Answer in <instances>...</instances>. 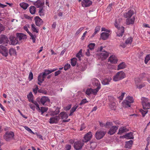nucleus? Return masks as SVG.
Here are the masks:
<instances>
[{
    "label": "nucleus",
    "mask_w": 150,
    "mask_h": 150,
    "mask_svg": "<svg viewBox=\"0 0 150 150\" xmlns=\"http://www.w3.org/2000/svg\"><path fill=\"white\" fill-rule=\"evenodd\" d=\"M141 100L143 109L140 110V111L143 117H144L148 112L147 110L150 108V103L149 102L148 99L146 98L142 97Z\"/></svg>",
    "instance_id": "1"
},
{
    "label": "nucleus",
    "mask_w": 150,
    "mask_h": 150,
    "mask_svg": "<svg viewBox=\"0 0 150 150\" xmlns=\"http://www.w3.org/2000/svg\"><path fill=\"white\" fill-rule=\"evenodd\" d=\"M59 112V111L58 109H57L55 111L51 112L50 115L52 117L49 119V122L50 124H56L58 122L60 119V116L59 115H54L58 114Z\"/></svg>",
    "instance_id": "2"
},
{
    "label": "nucleus",
    "mask_w": 150,
    "mask_h": 150,
    "mask_svg": "<svg viewBox=\"0 0 150 150\" xmlns=\"http://www.w3.org/2000/svg\"><path fill=\"white\" fill-rule=\"evenodd\" d=\"M134 102L133 97L128 96L122 103V106L125 108L130 107L131 103Z\"/></svg>",
    "instance_id": "3"
},
{
    "label": "nucleus",
    "mask_w": 150,
    "mask_h": 150,
    "mask_svg": "<svg viewBox=\"0 0 150 150\" xmlns=\"http://www.w3.org/2000/svg\"><path fill=\"white\" fill-rule=\"evenodd\" d=\"M125 77V73L122 71H119L114 76L113 80L115 81L121 80Z\"/></svg>",
    "instance_id": "4"
},
{
    "label": "nucleus",
    "mask_w": 150,
    "mask_h": 150,
    "mask_svg": "<svg viewBox=\"0 0 150 150\" xmlns=\"http://www.w3.org/2000/svg\"><path fill=\"white\" fill-rule=\"evenodd\" d=\"M14 136V134L13 132H7L4 135V138L6 141H9L13 139Z\"/></svg>",
    "instance_id": "5"
},
{
    "label": "nucleus",
    "mask_w": 150,
    "mask_h": 150,
    "mask_svg": "<svg viewBox=\"0 0 150 150\" xmlns=\"http://www.w3.org/2000/svg\"><path fill=\"white\" fill-rule=\"evenodd\" d=\"M115 27L117 28L118 30L117 32V35L119 37L122 36L124 32V28L123 27H120L118 23L116 22L115 24Z\"/></svg>",
    "instance_id": "6"
},
{
    "label": "nucleus",
    "mask_w": 150,
    "mask_h": 150,
    "mask_svg": "<svg viewBox=\"0 0 150 150\" xmlns=\"http://www.w3.org/2000/svg\"><path fill=\"white\" fill-rule=\"evenodd\" d=\"M83 143L82 140L75 142L74 144V148L77 150L81 149L84 145Z\"/></svg>",
    "instance_id": "7"
},
{
    "label": "nucleus",
    "mask_w": 150,
    "mask_h": 150,
    "mask_svg": "<svg viewBox=\"0 0 150 150\" xmlns=\"http://www.w3.org/2000/svg\"><path fill=\"white\" fill-rule=\"evenodd\" d=\"M8 42V39L6 36L3 35H0V44L6 46L7 45Z\"/></svg>",
    "instance_id": "8"
},
{
    "label": "nucleus",
    "mask_w": 150,
    "mask_h": 150,
    "mask_svg": "<svg viewBox=\"0 0 150 150\" xmlns=\"http://www.w3.org/2000/svg\"><path fill=\"white\" fill-rule=\"evenodd\" d=\"M92 136V132H89L85 135L83 139L82 140L83 142L85 143L87 142L91 139Z\"/></svg>",
    "instance_id": "9"
},
{
    "label": "nucleus",
    "mask_w": 150,
    "mask_h": 150,
    "mask_svg": "<svg viewBox=\"0 0 150 150\" xmlns=\"http://www.w3.org/2000/svg\"><path fill=\"white\" fill-rule=\"evenodd\" d=\"M105 134V132L98 130L95 134L96 138L97 139H100L104 136Z\"/></svg>",
    "instance_id": "10"
},
{
    "label": "nucleus",
    "mask_w": 150,
    "mask_h": 150,
    "mask_svg": "<svg viewBox=\"0 0 150 150\" xmlns=\"http://www.w3.org/2000/svg\"><path fill=\"white\" fill-rule=\"evenodd\" d=\"M32 104H30V108L33 110V111L35 110V107H36V109L39 111L40 110V108L39 107V105L38 103L36 101H34L32 102Z\"/></svg>",
    "instance_id": "11"
},
{
    "label": "nucleus",
    "mask_w": 150,
    "mask_h": 150,
    "mask_svg": "<svg viewBox=\"0 0 150 150\" xmlns=\"http://www.w3.org/2000/svg\"><path fill=\"white\" fill-rule=\"evenodd\" d=\"M100 56L102 60L106 59L109 56V53L105 51H103L100 54Z\"/></svg>",
    "instance_id": "12"
},
{
    "label": "nucleus",
    "mask_w": 150,
    "mask_h": 150,
    "mask_svg": "<svg viewBox=\"0 0 150 150\" xmlns=\"http://www.w3.org/2000/svg\"><path fill=\"white\" fill-rule=\"evenodd\" d=\"M92 3L90 0H83L81 2V4L83 7H86L90 6Z\"/></svg>",
    "instance_id": "13"
},
{
    "label": "nucleus",
    "mask_w": 150,
    "mask_h": 150,
    "mask_svg": "<svg viewBox=\"0 0 150 150\" xmlns=\"http://www.w3.org/2000/svg\"><path fill=\"white\" fill-rule=\"evenodd\" d=\"M118 129V126H113L110 129L108 134L110 135H112L115 133Z\"/></svg>",
    "instance_id": "14"
},
{
    "label": "nucleus",
    "mask_w": 150,
    "mask_h": 150,
    "mask_svg": "<svg viewBox=\"0 0 150 150\" xmlns=\"http://www.w3.org/2000/svg\"><path fill=\"white\" fill-rule=\"evenodd\" d=\"M134 12L133 10H130L127 12L124 13V17L126 18H130L134 14Z\"/></svg>",
    "instance_id": "15"
},
{
    "label": "nucleus",
    "mask_w": 150,
    "mask_h": 150,
    "mask_svg": "<svg viewBox=\"0 0 150 150\" xmlns=\"http://www.w3.org/2000/svg\"><path fill=\"white\" fill-rule=\"evenodd\" d=\"M118 60L117 57L115 55L110 56L108 59V62H110L112 64L116 63Z\"/></svg>",
    "instance_id": "16"
},
{
    "label": "nucleus",
    "mask_w": 150,
    "mask_h": 150,
    "mask_svg": "<svg viewBox=\"0 0 150 150\" xmlns=\"http://www.w3.org/2000/svg\"><path fill=\"white\" fill-rule=\"evenodd\" d=\"M36 25L38 26H40L43 23V21L39 16H36L35 18Z\"/></svg>",
    "instance_id": "17"
},
{
    "label": "nucleus",
    "mask_w": 150,
    "mask_h": 150,
    "mask_svg": "<svg viewBox=\"0 0 150 150\" xmlns=\"http://www.w3.org/2000/svg\"><path fill=\"white\" fill-rule=\"evenodd\" d=\"M10 39L11 42V44L12 45H15L17 44L18 40L17 38L11 35L10 38Z\"/></svg>",
    "instance_id": "18"
},
{
    "label": "nucleus",
    "mask_w": 150,
    "mask_h": 150,
    "mask_svg": "<svg viewBox=\"0 0 150 150\" xmlns=\"http://www.w3.org/2000/svg\"><path fill=\"white\" fill-rule=\"evenodd\" d=\"M41 103L44 105L45 103L46 102H50V100L47 97L43 96L42 97L40 100Z\"/></svg>",
    "instance_id": "19"
},
{
    "label": "nucleus",
    "mask_w": 150,
    "mask_h": 150,
    "mask_svg": "<svg viewBox=\"0 0 150 150\" xmlns=\"http://www.w3.org/2000/svg\"><path fill=\"white\" fill-rule=\"evenodd\" d=\"M17 38L20 41L22 40H24L26 39V35L23 33H17L16 34Z\"/></svg>",
    "instance_id": "20"
},
{
    "label": "nucleus",
    "mask_w": 150,
    "mask_h": 150,
    "mask_svg": "<svg viewBox=\"0 0 150 150\" xmlns=\"http://www.w3.org/2000/svg\"><path fill=\"white\" fill-rule=\"evenodd\" d=\"M128 130V129L126 127H123L119 128V131L117 134H121L123 133L127 132Z\"/></svg>",
    "instance_id": "21"
},
{
    "label": "nucleus",
    "mask_w": 150,
    "mask_h": 150,
    "mask_svg": "<svg viewBox=\"0 0 150 150\" xmlns=\"http://www.w3.org/2000/svg\"><path fill=\"white\" fill-rule=\"evenodd\" d=\"M111 80V78L110 77L106 78L102 81V83L103 85H106L109 84V82Z\"/></svg>",
    "instance_id": "22"
},
{
    "label": "nucleus",
    "mask_w": 150,
    "mask_h": 150,
    "mask_svg": "<svg viewBox=\"0 0 150 150\" xmlns=\"http://www.w3.org/2000/svg\"><path fill=\"white\" fill-rule=\"evenodd\" d=\"M135 20L134 17H133L131 18H128L126 20V23L127 25L133 24L134 23Z\"/></svg>",
    "instance_id": "23"
},
{
    "label": "nucleus",
    "mask_w": 150,
    "mask_h": 150,
    "mask_svg": "<svg viewBox=\"0 0 150 150\" xmlns=\"http://www.w3.org/2000/svg\"><path fill=\"white\" fill-rule=\"evenodd\" d=\"M34 5L37 8H42V6L44 5V3L41 2L40 0H38L34 2Z\"/></svg>",
    "instance_id": "24"
},
{
    "label": "nucleus",
    "mask_w": 150,
    "mask_h": 150,
    "mask_svg": "<svg viewBox=\"0 0 150 150\" xmlns=\"http://www.w3.org/2000/svg\"><path fill=\"white\" fill-rule=\"evenodd\" d=\"M110 35L108 33L103 32L101 34V38L103 40H105L108 38Z\"/></svg>",
    "instance_id": "25"
},
{
    "label": "nucleus",
    "mask_w": 150,
    "mask_h": 150,
    "mask_svg": "<svg viewBox=\"0 0 150 150\" xmlns=\"http://www.w3.org/2000/svg\"><path fill=\"white\" fill-rule=\"evenodd\" d=\"M92 83L93 85H95L96 86L98 87L100 86L101 87V85L100 82L98 80L95 78H93L92 79Z\"/></svg>",
    "instance_id": "26"
},
{
    "label": "nucleus",
    "mask_w": 150,
    "mask_h": 150,
    "mask_svg": "<svg viewBox=\"0 0 150 150\" xmlns=\"http://www.w3.org/2000/svg\"><path fill=\"white\" fill-rule=\"evenodd\" d=\"M123 136L127 139H133L134 138L133 134L132 132L127 133Z\"/></svg>",
    "instance_id": "27"
},
{
    "label": "nucleus",
    "mask_w": 150,
    "mask_h": 150,
    "mask_svg": "<svg viewBox=\"0 0 150 150\" xmlns=\"http://www.w3.org/2000/svg\"><path fill=\"white\" fill-rule=\"evenodd\" d=\"M125 67V63L124 62H122L118 66L117 70L123 69Z\"/></svg>",
    "instance_id": "28"
},
{
    "label": "nucleus",
    "mask_w": 150,
    "mask_h": 150,
    "mask_svg": "<svg viewBox=\"0 0 150 150\" xmlns=\"http://www.w3.org/2000/svg\"><path fill=\"white\" fill-rule=\"evenodd\" d=\"M20 6L21 8L24 9H26L28 6V4L25 2H23L20 3Z\"/></svg>",
    "instance_id": "29"
},
{
    "label": "nucleus",
    "mask_w": 150,
    "mask_h": 150,
    "mask_svg": "<svg viewBox=\"0 0 150 150\" xmlns=\"http://www.w3.org/2000/svg\"><path fill=\"white\" fill-rule=\"evenodd\" d=\"M60 115L62 119H67L68 117L67 114L64 112H61Z\"/></svg>",
    "instance_id": "30"
},
{
    "label": "nucleus",
    "mask_w": 150,
    "mask_h": 150,
    "mask_svg": "<svg viewBox=\"0 0 150 150\" xmlns=\"http://www.w3.org/2000/svg\"><path fill=\"white\" fill-rule=\"evenodd\" d=\"M31 29L33 32L36 33H38L39 31V30L36 28L34 24L31 25Z\"/></svg>",
    "instance_id": "31"
},
{
    "label": "nucleus",
    "mask_w": 150,
    "mask_h": 150,
    "mask_svg": "<svg viewBox=\"0 0 150 150\" xmlns=\"http://www.w3.org/2000/svg\"><path fill=\"white\" fill-rule=\"evenodd\" d=\"M100 88L101 87L99 86L97 87L95 89H92V94L94 95H96Z\"/></svg>",
    "instance_id": "32"
},
{
    "label": "nucleus",
    "mask_w": 150,
    "mask_h": 150,
    "mask_svg": "<svg viewBox=\"0 0 150 150\" xmlns=\"http://www.w3.org/2000/svg\"><path fill=\"white\" fill-rule=\"evenodd\" d=\"M36 11V8L34 6H31L30 7V12L31 14H34Z\"/></svg>",
    "instance_id": "33"
},
{
    "label": "nucleus",
    "mask_w": 150,
    "mask_h": 150,
    "mask_svg": "<svg viewBox=\"0 0 150 150\" xmlns=\"http://www.w3.org/2000/svg\"><path fill=\"white\" fill-rule=\"evenodd\" d=\"M57 69H51L50 70H45V72H44L45 74L47 75L50 74L55 71Z\"/></svg>",
    "instance_id": "34"
},
{
    "label": "nucleus",
    "mask_w": 150,
    "mask_h": 150,
    "mask_svg": "<svg viewBox=\"0 0 150 150\" xmlns=\"http://www.w3.org/2000/svg\"><path fill=\"white\" fill-rule=\"evenodd\" d=\"M29 35L30 37V39H31L32 40L33 42V43L35 42L36 40V36L35 35H33L31 33H30V34H29Z\"/></svg>",
    "instance_id": "35"
},
{
    "label": "nucleus",
    "mask_w": 150,
    "mask_h": 150,
    "mask_svg": "<svg viewBox=\"0 0 150 150\" xmlns=\"http://www.w3.org/2000/svg\"><path fill=\"white\" fill-rule=\"evenodd\" d=\"M95 45L96 44L95 43H91L88 45V47L91 51H92L94 49Z\"/></svg>",
    "instance_id": "36"
},
{
    "label": "nucleus",
    "mask_w": 150,
    "mask_h": 150,
    "mask_svg": "<svg viewBox=\"0 0 150 150\" xmlns=\"http://www.w3.org/2000/svg\"><path fill=\"white\" fill-rule=\"evenodd\" d=\"M28 98L29 101L32 102L34 101L33 98V95L31 92L27 96Z\"/></svg>",
    "instance_id": "37"
},
{
    "label": "nucleus",
    "mask_w": 150,
    "mask_h": 150,
    "mask_svg": "<svg viewBox=\"0 0 150 150\" xmlns=\"http://www.w3.org/2000/svg\"><path fill=\"white\" fill-rule=\"evenodd\" d=\"M78 105H75L74 107L72 108L70 110V113L69 114V116H71L73 115V112L76 110V109L78 107Z\"/></svg>",
    "instance_id": "38"
},
{
    "label": "nucleus",
    "mask_w": 150,
    "mask_h": 150,
    "mask_svg": "<svg viewBox=\"0 0 150 150\" xmlns=\"http://www.w3.org/2000/svg\"><path fill=\"white\" fill-rule=\"evenodd\" d=\"M48 109V108H47L41 107L40 108V110H39V112L41 111V114L42 115L44 112H46Z\"/></svg>",
    "instance_id": "39"
},
{
    "label": "nucleus",
    "mask_w": 150,
    "mask_h": 150,
    "mask_svg": "<svg viewBox=\"0 0 150 150\" xmlns=\"http://www.w3.org/2000/svg\"><path fill=\"white\" fill-rule=\"evenodd\" d=\"M133 144V141L130 140L126 142L125 146L126 147L129 148Z\"/></svg>",
    "instance_id": "40"
},
{
    "label": "nucleus",
    "mask_w": 150,
    "mask_h": 150,
    "mask_svg": "<svg viewBox=\"0 0 150 150\" xmlns=\"http://www.w3.org/2000/svg\"><path fill=\"white\" fill-rule=\"evenodd\" d=\"M77 59L76 58H74L71 60V64L72 66H74L76 64Z\"/></svg>",
    "instance_id": "41"
},
{
    "label": "nucleus",
    "mask_w": 150,
    "mask_h": 150,
    "mask_svg": "<svg viewBox=\"0 0 150 150\" xmlns=\"http://www.w3.org/2000/svg\"><path fill=\"white\" fill-rule=\"evenodd\" d=\"M110 108L112 110H115L116 106L115 103L113 102L110 104L109 105Z\"/></svg>",
    "instance_id": "42"
},
{
    "label": "nucleus",
    "mask_w": 150,
    "mask_h": 150,
    "mask_svg": "<svg viewBox=\"0 0 150 150\" xmlns=\"http://www.w3.org/2000/svg\"><path fill=\"white\" fill-rule=\"evenodd\" d=\"M3 56H4L5 57H6L7 56L8 53V51L7 49H6L4 51H3V52H0Z\"/></svg>",
    "instance_id": "43"
},
{
    "label": "nucleus",
    "mask_w": 150,
    "mask_h": 150,
    "mask_svg": "<svg viewBox=\"0 0 150 150\" xmlns=\"http://www.w3.org/2000/svg\"><path fill=\"white\" fill-rule=\"evenodd\" d=\"M16 52V50L13 48H11L9 50V53L11 55H14Z\"/></svg>",
    "instance_id": "44"
},
{
    "label": "nucleus",
    "mask_w": 150,
    "mask_h": 150,
    "mask_svg": "<svg viewBox=\"0 0 150 150\" xmlns=\"http://www.w3.org/2000/svg\"><path fill=\"white\" fill-rule=\"evenodd\" d=\"M39 15L40 16H43L44 15V10L43 8H40L38 12Z\"/></svg>",
    "instance_id": "45"
},
{
    "label": "nucleus",
    "mask_w": 150,
    "mask_h": 150,
    "mask_svg": "<svg viewBox=\"0 0 150 150\" xmlns=\"http://www.w3.org/2000/svg\"><path fill=\"white\" fill-rule=\"evenodd\" d=\"M149 60H150V54L146 55L144 60L145 64H147Z\"/></svg>",
    "instance_id": "46"
},
{
    "label": "nucleus",
    "mask_w": 150,
    "mask_h": 150,
    "mask_svg": "<svg viewBox=\"0 0 150 150\" xmlns=\"http://www.w3.org/2000/svg\"><path fill=\"white\" fill-rule=\"evenodd\" d=\"M132 41V38L131 37L128 38L125 41L126 44H130Z\"/></svg>",
    "instance_id": "47"
},
{
    "label": "nucleus",
    "mask_w": 150,
    "mask_h": 150,
    "mask_svg": "<svg viewBox=\"0 0 150 150\" xmlns=\"http://www.w3.org/2000/svg\"><path fill=\"white\" fill-rule=\"evenodd\" d=\"M88 102L87 100L86 99L84 98L82 100L79 104V105H81Z\"/></svg>",
    "instance_id": "48"
},
{
    "label": "nucleus",
    "mask_w": 150,
    "mask_h": 150,
    "mask_svg": "<svg viewBox=\"0 0 150 150\" xmlns=\"http://www.w3.org/2000/svg\"><path fill=\"white\" fill-rule=\"evenodd\" d=\"M100 27L99 26H97L96 27L95 29V32H94V34H96L97 32H99L100 29Z\"/></svg>",
    "instance_id": "49"
},
{
    "label": "nucleus",
    "mask_w": 150,
    "mask_h": 150,
    "mask_svg": "<svg viewBox=\"0 0 150 150\" xmlns=\"http://www.w3.org/2000/svg\"><path fill=\"white\" fill-rule=\"evenodd\" d=\"M112 4H109V6H108L106 10V11L109 12H110L112 8Z\"/></svg>",
    "instance_id": "50"
},
{
    "label": "nucleus",
    "mask_w": 150,
    "mask_h": 150,
    "mask_svg": "<svg viewBox=\"0 0 150 150\" xmlns=\"http://www.w3.org/2000/svg\"><path fill=\"white\" fill-rule=\"evenodd\" d=\"M136 86L137 88L139 89H141L145 86V84L144 83L140 85L137 84Z\"/></svg>",
    "instance_id": "51"
},
{
    "label": "nucleus",
    "mask_w": 150,
    "mask_h": 150,
    "mask_svg": "<svg viewBox=\"0 0 150 150\" xmlns=\"http://www.w3.org/2000/svg\"><path fill=\"white\" fill-rule=\"evenodd\" d=\"M40 75H41V77L43 79L42 80H40V81L41 82H43L45 78L46 77L47 75L45 74L44 73H43L42 74H40Z\"/></svg>",
    "instance_id": "52"
},
{
    "label": "nucleus",
    "mask_w": 150,
    "mask_h": 150,
    "mask_svg": "<svg viewBox=\"0 0 150 150\" xmlns=\"http://www.w3.org/2000/svg\"><path fill=\"white\" fill-rule=\"evenodd\" d=\"M92 89H87L86 91V93L87 95H90V94H92Z\"/></svg>",
    "instance_id": "53"
},
{
    "label": "nucleus",
    "mask_w": 150,
    "mask_h": 150,
    "mask_svg": "<svg viewBox=\"0 0 150 150\" xmlns=\"http://www.w3.org/2000/svg\"><path fill=\"white\" fill-rule=\"evenodd\" d=\"M84 29V27H82L79 28L76 32L75 35H78L81 31Z\"/></svg>",
    "instance_id": "54"
},
{
    "label": "nucleus",
    "mask_w": 150,
    "mask_h": 150,
    "mask_svg": "<svg viewBox=\"0 0 150 150\" xmlns=\"http://www.w3.org/2000/svg\"><path fill=\"white\" fill-rule=\"evenodd\" d=\"M25 129L28 131L30 133H31L34 134V132L32 131L29 127H28L27 126H25L24 127Z\"/></svg>",
    "instance_id": "55"
},
{
    "label": "nucleus",
    "mask_w": 150,
    "mask_h": 150,
    "mask_svg": "<svg viewBox=\"0 0 150 150\" xmlns=\"http://www.w3.org/2000/svg\"><path fill=\"white\" fill-rule=\"evenodd\" d=\"M70 65L69 64H66L64 66V70H67L70 68Z\"/></svg>",
    "instance_id": "56"
},
{
    "label": "nucleus",
    "mask_w": 150,
    "mask_h": 150,
    "mask_svg": "<svg viewBox=\"0 0 150 150\" xmlns=\"http://www.w3.org/2000/svg\"><path fill=\"white\" fill-rule=\"evenodd\" d=\"M6 49V48L4 46L0 45V52L4 51Z\"/></svg>",
    "instance_id": "57"
},
{
    "label": "nucleus",
    "mask_w": 150,
    "mask_h": 150,
    "mask_svg": "<svg viewBox=\"0 0 150 150\" xmlns=\"http://www.w3.org/2000/svg\"><path fill=\"white\" fill-rule=\"evenodd\" d=\"M91 51L90 49L89 48L86 51V55L87 56H89L90 55V53H91V51Z\"/></svg>",
    "instance_id": "58"
},
{
    "label": "nucleus",
    "mask_w": 150,
    "mask_h": 150,
    "mask_svg": "<svg viewBox=\"0 0 150 150\" xmlns=\"http://www.w3.org/2000/svg\"><path fill=\"white\" fill-rule=\"evenodd\" d=\"M33 78V75L32 73L31 72H30L29 76L28 79L29 80H32Z\"/></svg>",
    "instance_id": "59"
},
{
    "label": "nucleus",
    "mask_w": 150,
    "mask_h": 150,
    "mask_svg": "<svg viewBox=\"0 0 150 150\" xmlns=\"http://www.w3.org/2000/svg\"><path fill=\"white\" fill-rule=\"evenodd\" d=\"M81 53L79 52L76 55V57L78 58L79 60H81Z\"/></svg>",
    "instance_id": "60"
},
{
    "label": "nucleus",
    "mask_w": 150,
    "mask_h": 150,
    "mask_svg": "<svg viewBox=\"0 0 150 150\" xmlns=\"http://www.w3.org/2000/svg\"><path fill=\"white\" fill-rule=\"evenodd\" d=\"M135 84L137 85V84H138L141 81V80L138 78H136L135 79Z\"/></svg>",
    "instance_id": "61"
},
{
    "label": "nucleus",
    "mask_w": 150,
    "mask_h": 150,
    "mask_svg": "<svg viewBox=\"0 0 150 150\" xmlns=\"http://www.w3.org/2000/svg\"><path fill=\"white\" fill-rule=\"evenodd\" d=\"M125 93H122L121 95L119 97V98L120 100H122L123 99Z\"/></svg>",
    "instance_id": "62"
},
{
    "label": "nucleus",
    "mask_w": 150,
    "mask_h": 150,
    "mask_svg": "<svg viewBox=\"0 0 150 150\" xmlns=\"http://www.w3.org/2000/svg\"><path fill=\"white\" fill-rule=\"evenodd\" d=\"M35 87L33 89V92L35 94L37 93V91L39 89L38 86L37 85L35 86Z\"/></svg>",
    "instance_id": "63"
},
{
    "label": "nucleus",
    "mask_w": 150,
    "mask_h": 150,
    "mask_svg": "<svg viewBox=\"0 0 150 150\" xmlns=\"http://www.w3.org/2000/svg\"><path fill=\"white\" fill-rule=\"evenodd\" d=\"M71 105H69L67 106H66L65 108V109L66 110H69L71 108Z\"/></svg>",
    "instance_id": "64"
}]
</instances>
